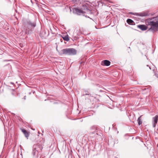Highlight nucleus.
Here are the masks:
<instances>
[{"label":"nucleus","mask_w":158,"mask_h":158,"mask_svg":"<svg viewBox=\"0 0 158 158\" xmlns=\"http://www.w3.org/2000/svg\"><path fill=\"white\" fill-rule=\"evenodd\" d=\"M137 27L139 28H140L142 31H145L147 29V27L143 25H138Z\"/></svg>","instance_id":"0eeeda50"},{"label":"nucleus","mask_w":158,"mask_h":158,"mask_svg":"<svg viewBox=\"0 0 158 158\" xmlns=\"http://www.w3.org/2000/svg\"><path fill=\"white\" fill-rule=\"evenodd\" d=\"M148 12H144L139 13V15L141 16H145L148 15Z\"/></svg>","instance_id":"1a4fd4ad"},{"label":"nucleus","mask_w":158,"mask_h":158,"mask_svg":"<svg viewBox=\"0 0 158 158\" xmlns=\"http://www.w3.org/2000/svg\"><path fill=\"white\" fill-rule=\"evenodd\" d=\"M89 95V94H85V95Z\"/></svg>","instance_id":"f3484780"},{"label":"nucleus","mask_w":158,"mask_h":158,"mask_svg":"<svg viewBox=\"0 0 158 158\" xmlns=\"http://www.w3.org/2000/svg\"><path fill=\"white\" fill-rule=\"evenodd\" d=\"M22 131L24 133L25 137L26 138H28L29 136V134L27 131L25 129H21Z\"/></svg>","instance_id":"6e6552de"},{"label":"nucleus","mask_w":158,"mask_h":158,"mask_svg":"<svg viewBox=\"0 0 158 158\" xmlns=\"http://www.w3.org/2000/svg\"><path fill=\"white\" fill-rule=\"evenodd\" d=\"M46 32L45 31H43L40 34V36L41 37H44L46 36L45 35Z\"/></svg>","instance_id":"4468645a"},{"label":"nucleus","mask_w":158,"mask_h":158,"mask_svg":"<svg viewBox=\"0 0 158 158\" xmlns=\"http://www.w3.org/2000/svg\"><path fill=\"white\" fill-rule=\"evenodd\" d=\"M41 150V147L38 145H34L32 152V154L35 158L37 157Z\"/></svg>","instance_id":"f03ea898"},{"label":"nucleus","mask_w":158,"mask_h":158,"mask_svg":"<svg viewBox=\"0 0 158 158\" xmlns=\"http://www.w3.org/2000/svg\"><path fill=\"white\" fill-rule=\"evenodd\" d=\"M23 98H24V100H25V99H26V96H25Z\"/></svg>","instance_id":"dca6fc26"},{"label":"nucleus","mask_w":158,"mask_h":158,"mask_svg":"<svg viewBox=\"0 0 158 158\" xmlns=\"http://www.w3.org/2000/svg\"><path fill=\"white\" fill-rule=\"evenodd\" d=\"M127 23L130 25H133L134 23V21L131 19H128L127 20Z\"/></svg>","instance_id":"f8f14e48"},{"label":"nucleus","mask_w":158,"mask_h":158,"mask_svg":"<svg viewBox=\"0 0 158 158\" xmlns=\"http://www.w3.org/2000/svg\"><path fill=\"white\" fill-rule=\"evenodd\" d=\"M25 25L26 26H27L28 28L29 29V27H35L36 26V23L35 22H32L31 21H27V22Z\"/></svg>","instance_id":"39448f33"},{"label":"nucleus","mask_w":158,"mask_h":158,"mask_svg":"<svg viewBox=\"0 0 158 158\" xmlns=\"http://www.w3.org/2000/svg\"><path fill=\"white\" fill-rule=\"evenodd\" d=\"M81 10L85 11H85L89 10L87 6L86 5H83Z\"/></svg>","instance_id":"9b49d317"},{"label":"nucleus","mask_w":158,"mask_h":158,"mask_svg":"<svg viewBox=\"0 0 158 158\" xmlns=\"http://www.w3.org/2000/svg\"><path fill=\"white\" fill-rule=\"evenodd\" d=\"M63 39L64 40L68 41L69 40V36L68 35H67L64 37H63Z\"/></svg>","instance_id":"ddd939ff"},{"label":"nucleus","mask_w":158,"mask_h":158,"mask_svg":"<svg viewBox=\"0 0 158 158\" xmlns=\"http://www.w3.org/2000/svg\"><path fill=\"white\" fill-rule=\"evenodd\" d=\"M60 53L61 54L73 55L76 54L77 51L73 48H66L61 50Z\"/></svg>","instance_id":"f257e3e1"},{"label":"nucleus","mask_w":158,"mask_h":158,"mask_svg":"<svg viewBox=\"0 0 158 158\" xmlns=\"http://www.w3.org/2000/svg\"><path fill=\"white\" fill-rule=\"evenodd\" d=\"M158 120V116L157 115H156L154 117L152 118V124L153 127H155L156 124L157 123Z\"/></svg>","instance_id":"423d86ee"},{"label":"nucleus","mask_w":158,"mask_h":158,"mask_svg":"<svg viewBox=\"0 0 158 158\" xmlns=\"http://www.w3.org/2000/svg\"><path fill=\"white\" fill-rule=\"evenodd\" d=\"M150 25L151 26V27L150 28V29L155 31L158 29V21H157L156 22L153 21H151L150 22Z\"/></svg>","instance_id":"7ed1b4c3"},{"label":"nucleus","mask_w":158,"mask_h":158,"mask_svg":"<svg viewBox=\"0 0 158 158\" xmlns=\"http://www.w3.org/2000/svg\"><path fill=\"white\" fill-rule=\"evenodd\" d=\"M103 62L104 65L107 66L110 65V62L107 60H103Z\"/></svg>","instance_id":"9d476101"},{"label":"nucleus","mask_w":158,"mask_h":158,"mask_svg":"<svg viewBox=\"0 0 158 158\" xmlns=\"http://www.w3.org/2000/svg\"><path fill=\"white\" fill-rule=\"evenodd\" d=\"M73 12L74 13L78 15H80L81 13H85V11L77 8H74L73 9Z\"/></svg>","instance_id":"20e7f679"},{"label":"nucleus","mask_w":158,"mask_h":158,"mask_svg":"<svg viewBox=\"0 0 158 158\" xmlns=\"http://www.w3.org/2000/svg\"><path fill=\"white\" fill-rule=\"evenodd\" d=\"M142 116H140L138 119H137V121L138 122V124L139 125H140V124H141L142 123V122L141 121V120L140 118Z\"/></svg>","instance_id":"2eb2a0df"}]
</instances>
